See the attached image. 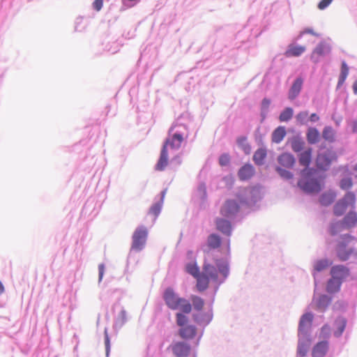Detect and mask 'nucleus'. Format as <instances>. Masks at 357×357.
I'll return each instance as SVG.
<instances>
[{"mask_svg": "<svg viewBox=\"0 0 357 357\" xmlns=\"http://www.w3.org/2000/svg\"><path fill=\"white\" fill-rule=\"evenodd\" d=\"M105 347H106L107 354H108L109 351L110 345H109V337L108 335L107 334V333H105Z\"/></svg>", "mask_w": 357, "mask_h": 357, "instance_id": "nucleus-53", "label": "nucleus"}, {"mask_svg": "<svg viewBox=\"0 0 357 357\" xmlns=\"http://www.w3.org/2000/svg\"><path fill=\"white\" fill-rule=\"evenodd\" d=\"M160 210L161 205L159 203H156L150 208V213L155 216H157L160 213Z\"/></svg>", "mask_w": 357, "mask_h": 357, "instance_id": "nucleus-46", "label": "nucleus"}, {"mask_svg": "<svg viewBox=\"0 0 357 357\" xmlns=\"http://www.w3.org/2000/svg\"><path fill=\"white\" fill-rule=\"evenodd\" d=\"M356 195L352 192H348L343 198L340 199L334 206L333 211L336 216H341L348 208H354L356 204Z\"/></svg>", "mask_w": 357, "mask_h": 357, "instance_id": "nucleus-7", "label": "nucleus"}, {"mask_svg": "<svg viewBox=\"0 0 357 357\" xmlns=\"http://www.w3.org/2000/svg\"><path fill=\"white\" fill-rule=\"evenodd\" d=\"M103 6V0H95L93 3V6L94 9L97 11H100Z\"/></svg>", "mask_w": 357, "mask_h": 357, "instance_id": "nucleus-49", "label": "nucleus"}, {"mask_svg": "<svg viewBox=\"0 0 357 357\" xmlns=\"http://www.w3.org/2000/svg\"><path fill=\"white\" fill-rule=\"evenodd\" d=\"M342 226L339 222L333 223L330 227V234L332 236H335L341 231Z\"/></svg>", "mask_w": 357, "mask_h": 357, "instance_id": "nucleus-43", "label": "nucleus"}, {"mask_svg": "<svg viewBox=\"0 0 357 357\" xmlns=\"http://www.w3.org/2000/svg\"><path fill=\"white\" fill-rule=\"evenodd\" d=\"M307 139L310 144H315L319 139V132L314 128H309L307 133Z\"/></svg>", "mask_w": 357, "mask_h": 357, "instance_id": "nucleus-31", "label": "nucleus"}, {"mask_svg": "<svg viewBox=\"0 0 357 357\" xmlns=\"http://www.w3.org/2000/svg\"><path fill=\"white\" fill-rule=\"evenodd\" d=\"M207 244L210 248H218L221 245V238L218 235L212 234L208 237Z\"/></svg>", "mask_w": 357, "mask_h": 357, "instance_id": "nucleus-30", "label": "nucleus"}, {"mask_svg": "<svg viewBox=\"0 0 357 357\" xmlns=\"http://www.w3.org/2000/svg\"><path fill=\"white\" fill-rule=\"evenodd\" d=\"M337 155L334 151H326L324 153H320L317 155L316 162L318 168L326 169L329 167L331 162L336 160Z\"/></svg>", "mask_w": 357, "mask_h": 357, "instance_id": "nucleus-9", "label": "nucleus"}, {"mask_svg": "<svg viewBox=\"0 0 357 357\" xmlns=\"http://www.w3.org/2000/svg\"><path fill=\"white\" fill-rule=\"evenodd\" d=\"M322 136L324 139L333 142L335 140V131L331 127H326L323 130Z\"/></svg>", "mask_w": 357, "mask_h": 357, "instance_id": "nucleus-38", "label": "nucleus"}, {"mask_svg": "<svg viewBox=\"0 0 357 357\" xmlns=\"http://www.w3.org/2000/svg\"><path fill=\"white\" fill-rule=\"evenodd\" d=\"M148 236L147 229L144 227H139L135 229L132 235V243L131 249L139 251L145 245Z\"/></svg>", "mask_w": 357, "mask_h": 357, "instance_id": "nucleus-8", "label": "nucleus"}, {"mask_svg": "<svg viewBox=\"0 0 357 357\" xmlns=\"http://www.w3.org/2000/svg\"><path fill=\"white\" fill-rule=\"evenodd\" d=\"M347 321L343 318H339L336 319L335 324L337 326V330L334 332V335L336 337H340L344 332L346 327Z\"/></svg>", "mask_w": 357, "mask_h": 357, "instance_id": "nucleus-33", "label": "nucleus"}, {"mask_svg": "<svg viewBox=\"0 0 357 357\" xmlns=\"http://www.w3.org/2000/svg\"><path fill=\"white\" fill-rule=\"evenodd\" d=\"M296 119L300 124H305L308 119V112L306 111L299 112L296 115Z\"/></svg>", "mask_w": 357, "mask_h": 357, "instance_id": "nucleus-40", "label": "nucleus"}, {"mask_svg": "<svg viewBox=\"0 0 357 357\" xmlns=\"http://www.w3.org/2000/svg\"><path fill=\"white\" fill-rule=\"evenodd\" d=\"M310 346V340L307 339L303 342H299L298 345V354L301 356H305Z\"/></svg>", "mask_w": 357, "mask_h": 357, "instance_id": "nucleus-32", "label": "nucleus"}, {"mask_svg": "<svg viewBox=\"0 0 357 357\" xmlns=\"http://www.w3.org/2000/svg\"><path fill=\"white\" fill-rule=\"evenodd\" d=\"M190 300L192 301V307H193L195 310L199 312L204 309L205 303L202 298L196 295H192Z\"/></svg>", "mask_w": 357, "mask_h": 357, "instance_id": "nucleus-28", "label": "nucleus"}, {"mask_svg": "<svg viewBox=\"0 0 357 357\" xmlns=\"http://www.w3.org/2000/svg\"><path fill=\"white\" fill-rule=\"evenodd\" d=\"M356 239L350 235H345L342 241L337 245L336 252L338 259L342 261L348 260L350 257L357 256V248L353 245Z\"/></svg>", "mask_w": 357, "mask_h": 357, "instance_id": "nucleus-3", "label": "nucleus"}, {"mask_svg": "<svg viewBox=\"0 0 357 357\" xmlns=\"http://www.w3.org/2000/svg\"><path fill=\"white\" fill-rule=\"evenodd\" d=\"M332 1H333V0H321L318 4L319 9H320V10L325 9L326 7H328L331 3Z\"/></svg>", "mask_w": 357, "mask_h": 357, "instance_id": "nucleus-47", "label": "nucleus"}, {"mask_svg": "<svg viewBox=\"0 0 357 357\" xmlns=\"http://www.w3.org/2000/svg\"><path fill=\"white\" fill-rule=\"evenodd\" d=\"M348 74H349V68H348L347 63L344 61H343L342 63L341 73H340V75L339 80H338V85H341L344 82Z\"/></svg>", "mask_w": 357, "mask_h": 357, "instance_id": "nucleus-37", "label": "nucleus"}, {"mask_svg": "<svg viewBox=\"0 0 357 357\" xmlns=\"http://www.w3.org/2000/svg\"><path fill=\"white\" fill-rule=\"evenodd\" d=\"M215 265L218 268V271L215 266L204 261L202 273L208 276L211 280L216 281L218 278V272L226 278L229 273V266L226 261L223 259L215 260Z\"/></svg>", "mask_w": 357, "mask_h": 357, "instance_id": "nucleus-5", "label": "nucleus"}, {"mask_svg": "<svg viewBox=\"0 0 357 357\" xmlns=\"http://www.w3.org/2000/svg\"><path fill=\"white\" fill-rule=\"evenodd\" d=\"M353 185L352 180L351 178H342L340 181V186L342 190H348Z\"/></svg>", "mask_w": 357, "mask_h": 357, "instance_id": "nucleus-42", "label": "nucleus"}, {"mask_svg": "<svg viewBox=\"0 0 357 357\" xmlns=\"http://www.w3.org/2000/svg\"><path fill=\"white\" fill-rule=\"evenodd\" d=\"M286 135V130L284 127L279 126L277 128L272 134V141L275 143H280Z\"/></svg>", "mask_w": 357, "mask_h": 357, "instance_id": "nucleus-27", "label": "nucleus"}, {"mask_svg": "<svg viewBox=\"0 0 357 357\" xmlns=\"http://www.w3.org/2000/svg\"><path fill=\"white\" fill-rule=\"evenodd\" d=\"M163 298L167 306L171 310H180L185 314H190L192 311L190 303L187 299L180 297L171 287L165 289Z\"/></svg>", "mask_w": 357, "mask_h": 357, "instance_id": "nucleus-1", "label": "nucleus"}, {"mask_svg": "<svg viewBox=\"0 0 357 357\" xmlns=\"http://www.w3.org/2000/svg\"><path fill=\"white\" fill-rule=\"evenodd\" d=\"M98 271H99V280L100 281L102 279L104 271H105V267L103 264H100L98 266Z\"/></svg>", "mask_w": 357, "mask_h": 357, "instance_id": "nucleus-52", "label": "nucleus"}, {"mask_svg": "<svg viewBox=\"0 0 357 357\" xmlns=\"http://www.w3.org/2000/svg\"><path fill=\"white\" fill-rule=\"evenodd\" d=\"M303 85V79L301 77H298L293 83L289 92V98L290 100L295 99L299 94Z\"/></svg>", "mask_w": 357, "mask_h": 357, "instance_id": "nucleus-20", "label": "nucleus"}, {"mask_svg": "<svg viewBox=\"0 0 357 357\" xmlns=\"http://www.w3.org/2000/svg\"><path fill=\"white\" fill-rule=\"evenodd\" d=\"M271 104V100L268 98H264L261 102V107L262 109H266L268 108Z\"/></svg>", "mask_w": 357, "mask_h": 357, "instance_id": "nucleus-51", "label": "nucleus"}, {"mask_svg": "<svg viewBox=\"0 0 357 357\" xmlns=\"http://www.w3.org/2000/svg\"><path fill=\"white\" fill-rule=\"evenodd\" d=\"M324 178L304 176L298 183V186L305 192L308 193H317L324 185Z\"/></svg>", "mask_w": 357, "mask_h": 357, "instance_id": "nucleus-6", "label": "nucleus"}, {"mask_svg": "<svg viewBox=\"0 0 357 357\" xmlns=\"http://www.w3.org/2000/svg\"><path fill=\"white\" fill-rule=\"evenodd\" d=\"M328 349V342L322 341L318 342L312 349V357H324Z\"/></svg>", "mask_w": 357, "mask_h": 357, "instance_id": "nucleus-15", "label": "nucleus"}, {"mask_svg": "<svg viewBox=\"0 0 357 357\" xmlns=\"http://www.w3.org/2000/svg\"><path fill=\"white\" fill-rule=\"evenodd\" d=\"M305 50L306 48L305 46L289 45L288 49L284 52V55L287 57L299 56L305 51Z\"/></svg>", "mask_w": 357, "mask_h": 357, "instance_id": "nucleus-19", "label": "nucleus"}, {"mask_svg": "<svg viewBox=\"0 0 357 357\" xmlns=\"http://www.w3.org/2000/svg\"><path fill=\"white\" fill-rule=\"evenodd\" d=\"M353 90L355 93H357V81L353 85Z\"/></svg>", "mask_w": 357, "mask_h": 357, "instance_id": "nucleus-57", "label": "nucleus"}, {"mask_svg": "<svg viewBox=\"0 0 357 357\" xmlns=\"http://www.w3.org/2000/svg\"><path fill=\"white\" fill-rule=\"evenodd\" d=\"M294 114V110L291 107H286L280 114L279 120L281 122H287L289 121Z\"/></svg>", "mask_w": 357, "mask_h": 357, "instance_id": "nucleus-34", "label": "nucleus"}, {"mask_svg": "<svg viewBox=\"0 0 357 357\" xmlns=\"http://www.w3.org/2000/svg\"><path fill=\"white\" fill-rule=\"evenodd\" d=\"M239 205L235 200L229 199L225 202L220 209V213L225 217L236 214L239 211Z\"/></svg>", "mask_w": 357, "mask_h": 357, "instance_id": "nucleus-11", "label": "nucleus"}, {"mask_svg": "<svg viewBox=\"0 0 357 357\" xmlns=\"http://www.w3.org/2000/svg\"><path fill=\"white\" fill-rule=\"evenodd\" d=\"M313 320V314L310 312H307L304 314L299 322L298 331H305L307 328H309Z\"/></svg>", "mask_w": 357, "mask_h": 357, "instance_id": "nucleus-21", "label": "nucleus"}, {"mask_svg": "<svg viewBox=\"0 0 357 357\" xmlns=\"http://www.w3.org/2000/svg\"><path fill=\"white\" fill-rule=\"evenodd\" d=\"M331 276L342 283L349 275V269L343 265L334 266L331 269Z\"/></svg>", "mask_w": 357, "mask_h": 357, "instance_id": "nucleus-12", "label": "nucleus"}, {"mask_svg": "<svg viewBox=\"0 0 357 357\" xmlns=\"http://www.w3.org/2000/svg\"><path fill=\"white\" fill-rule=\"evenodd\" d=\"M302 34H305V33H310V34H312V35H314V36H317V33H315L312 29H305L302 33Z\"/></svg>", "mask_w": 357, "mask_h": 357, "instance_id": "nucleus-55", "label": "nucleus"}, {"mask_svg": "<svg viewBox=\"0 0 357 357\" xmlns=\"http://www.w3.org/2000/svg\"><path fill=\"white\" fill-rule=\"evenodd\" d=\"M230 162V156L227 153H224L220 156L219 164L221 166H226L229 165Z\"/></svg>", "mask_w": 357, "mask_h": 357, "instance_id": "nucleus-45", "label": "nucleus"}, {"mask_svg": "<svg viewBox=\"0 0 357 357\" xmlns=\"http://www.w3.org/2000/svg\"><path fill=\"white\" fill-rule=\"evenodd\" d=\"M312 149L311 148L307 149L299 155V163L301 165L307 167L312 160Z\"/></svg>", "mask_w": 357, "mask_h": 357, "instance_id": "nucleus-23", "label": "nucleus"}, {"mask_svg": "<svg viewBox=\"0 0 357 357\" xmlns=\"http://www.w3.org/2000/svg\"><path fill=\"white\" fill-rule=\"evenodd\" d=\"M267 151L266 149H258L254 153L253 161L257 165H261L266 157Z\"/></svg>", "mask_w": 357, "mask_h": 357, "instance_id": "nucleus-25", "label": "nucleus"}, {"mask_svg": "<svg viewBox=\"0 0 357 357\" xmlns=\"http://www.w3.org/2000/svg\"><path fill=\"white\" fill-rule=\"evenodd\" d=\"M276 171L278 172V174L283 178H287V179H290L292 178L293 175L292 174L287 171V170H285V169H282L281 167H276Z\"/></svg>", "mask_w": 357, "mask_h": 357, "instance_id": "nucleus-44", "label": "nucleus"}, {"mask_svg": "<svg viewBox=\"0 0 357 357\" xmlns=\"http://www.w3.org/2000/svg\"><path fill=\"white\" fill-rule=\"evenodd\" d=\"M310 119L311 121L315 122L319 121V117L315 113H313L310 115Z\"/></svg>", "mask_w": 357, "mask_h": 357, "instance_id": "nucleus-54", "label": "nucleus"}, {"mask_svg": "<svg viewBox=\"0 0 357 357\" xmlns=\"http://www.w3.org/2000/svg\"><path fill=\"white\" fill-rule=\"evenodd\" d=\"M332 264L331 261H329L328 259H320L317 261L314 264V269L316 271H321L326 269L328 266H329Z\"/></svg>", "mask_w": 357, "mask_h": 357, "instance_id": "nucleus-36", "label": "nucleus"}, {"mask_svg": "<svg viewBox=\"0 0 357 357\" xmlns=\"http://www.w3.org/2000/svg\"><path fill=\"white\" fill-rule=\"evenodd\" d=\"M321 333L322 334L323 337H327L329 336L330 334V327L328 325L326 324L322 326L321 329Z\"/></svg>", "mask_w": 357, "mask_h": 357, "instance_id": "nucleus-48", "label": "nucleus"}, {"mask_svg": "<svg viewBox=\"0 0 357 357\" xmlns=\"http://www.w3.org/2000/svg\"><path fill=\"white\" fill-rule=\"evenodd\" d=\"M316 303V307L318 310L324 311L330 304L331 299L326 295H321L318 298L314 299Z\"/></svg>", "mask_w": 357, "mask_h": 357, "instance_id": "nucleus-24", "label": "nucleus"}, {"mask_svg": "<svg viewBox=\"0 0 357 357\" xmlns=\"http://www.w3.org/2000/svg\"><path fill=\"white\" fill-rule=\"evenodd\" d=\"M342 282L333 277L328 280L326 286V290L328 293H335L340 289Z\"/></svg>", "mask_w": 357, "mask_h": 357, "instance_id": "nucleus-29", "label": "nucleus"}, {"mask_svg": "<svg viewBox=\"0 0 357 357\" xmlns=\"http://www.w3.org/2000/svg\"><path fill=\"white\" fill-rule=\"evenodd\" d=\"M176 324L180 327L178 334L184 340H192L197 335L195 326L188 324V318L183 313L178 312L176 314Z\"/></svg>", "mask_w": 357, "mask_h": 357, "instance_id": "nucleus-4", "label": "nucleus"}, {"mask_svg": "<svg viewBox=\"0 0 357 357\" xmlns=\"http://www.w3.org/2000/svg\"><path fill=\"white\" fill-rule=\"evenodd\" d=\"M329 51L330 48L326 43L325 42H321L312 51L311 59L313 60L314 62L317 63L319 61L320 56H324L328 53Z\"/></svg>", "mask_w": 357, "mask_h": 357, "instance_id": "nucleus-13", "label": "nucleus"}, {"mask_svg": "<svg viewBox=\"0 0 357 357\" xmlns=\"http://www.w3.org/2000/svg\"><path fill=\"white\" fill-rule=\"evenodd\" d=\"M217 229L223 234L230 235L231 231V226L228 220L218 218L216 220Z\"/></svg>", "mask_w": 357, "mask_h": 357, "instance_id": "nucleus-22", "label": "nucleus"}, {"mask_svg": "<svg viewBox=\"0 0 357 357\" xmlns=\"http://www.w3.org/2000/svg\"><path fill=\"white\" fill-rule=\"evenodd\" d=\"M172 161L173 162H176L177 165H181V159L180 158L179 155H176L175 156L173 159H172Z\"/></svg>", "mask_w": 357, "mask_h": 357, "instance_id": "nucleus-56", "label": "nucleus"}, {"mask_svg": "<svg viewBox=\"0 0 357 357\" xmlns=\"http://www.w3.org/2000/svg\"><path fill=\"white\" fill-rule=\"evenodd\" d=\"M336 197V194L333 191H329L322 194L320 197L319 202L324 206L331 204Z\"/></svg>", "mask_w": 357, "mask_h": 357, "instance_id": "nucleus-26", "label": "nucleus"}, {"mask_svg": "<svg viewBox=\"0 0 357 357\" xmlns=\"http://www.w3.org/2000/svg\"><path fill=\"white\" fill-rule=\"evenodd\" d=\"M4 291V287L1 282L0 281V294H2Z\"/></svg>", "mask_w": 357, "mask_h": 357, "instance_id": "nucleus-58", "label": "nucleus"}, {"mask_svg": "<svg viewBox=\"0 0 357 357\" xmlns=\"http://www.w3.org/2000/svg\"><path fill=\"white\" fill-rule=\"evenodd\" d=\"M119 319L121 324H124L127 320V312L126 310H122L119 314Z\"/></svg>", "mask_w": 357, "mask_h": 357, "instance_id": "nucleus-50", "label": "nucleus"}, {"mask_svg": "<svg viewBox=\"0 0 357 357\" xmlns=\"http://www.w3.org/2000/svg\"><path fill=\"white\" fill-rule=\"evenodd\" d=\"M255 168L250 164L244 165L238 172V176L241 181L251 178L255 174Z\"/></svg>", "mask_w": 357, "mask_h": 357, "instance_id": "nucleus-14", "label": "nucleus"}, {"mask_svg": "<svg viewBox=\"0 0 357 357\" xmlns=\"http://www.w3.org/2000/svg\"><path fill=\"white\" fill-rule=\"evenodd\" d=\"M342 226L347 229L354 227L357 225V213L355 211H349L343 218Z\"/></svg>", "mask_w": 357, "mask_h": 357, "instance_id": "nucleus-16", "label": "nucleus"}, {"mask_svg": "<svg viewBox=\"0 0 357 357\" xmlns=\"http://www.w3.org/2000/svg\"><path fill=\"white\" fill-rule=\"evenodd\" d=\"M304 142L299 139H294L291 142V148L294 151L299 152L303 148Z\"/></svg>", "mask_w": 357, "mask_h": 357, "instance_id": "nucleus-41", "label": "nucleus"}, {"mask_svg": "<svg viewBox=\"0 0 357 357\" xmlns=\"http://www.w3.org/2000/svg\"><path fill=\"white\" fill-rule=\"evenodd\" d=\"M183 141V136L178 133H175L171 138L166 139L162 148L160 158L155 166L157 170L163 171L168 165L167 146H169L172 149H178Z\"/></svg>", "mask_w": 357, "mask_h": 357, "instance_id": "nucleus-2", "label": "nucleus"}, {"mask_svg": "<svg viewBox=\"0 0 357 357\" xmlns=\"http://www.w3.org/2000/svg\"><path fill=\"white\" fill-rule=\"evenodd\" d=\"M170 348L176 357H188L191 351L190 345L181 341L173 342Z\"/></svg>", "mask_w": 357, "mask_h": 357, "instance_id": "nucleus-10", "label": "nucleus"}, {"mask_svg": "<svg viewBox=\"0 0 357 357\" xmlns=\"http://www.w3.org/2000/svg\"><path fill=\"white\" fill-rule=\"evenodd\" d=\"M238 145L243 150L245 154H250L251 152V146L247 142L245 137H241L237 139Z\"/></svg>", "mask_w": 357, "mask_h": 357, "instance_id": "nucleus-35", "label": "nucleus"}, {"mask_svg": "<svg viewBox=\"0 0 357 357\" xmlns=\"http://www.w3.org/2000/svg\"><path fill=\"white\" fill-rule=\"evenodd\" d=\"M186 271L192 275L194 278L198 276L199 273V268L196 263H190L186 266Z\"/></svg>", "mask_w": 357, "mask_h": 357, "instance_id": "nucleus-39", "label": "nucleus"}, {"mask_svg": "<svg viewBox=\"0 0 357 357\" xmlns=\"http://www.w3.org/2000/svg\"><path fill=\"white\" fill-rule=\"evenodd\" d=\"M278 161L281 166L286 168H291L295 163V158L293 155L284 153L278 157Z\"/></svg>", "mask_w": 357, "mask_h": 357, "instance_id": "nucleus-17", "label": "nucleus"}, {"mask_svg": "<svg viewBox=\"0 0 357 357\" xmlns=\"http://www.w3.org/2000/svg\"><path fill=\"white\" fill-rule=\"evenodd\" d=\"M195 278L197 279L196 287L198 291L202 292L208 287L211 278L203 273L199 274Z\"/></svg>", "mask_w": 357, "mask_h": 357, "instance_id": "nucleus-18", "label": "nucleus"}]
</instances>
